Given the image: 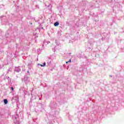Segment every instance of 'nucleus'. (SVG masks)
<instances>
[{"label": "nucleus", "instance_id": "c85d7f7f", "mask_svg": "<svg viewBox=\"0 0 124 124\" xmlns=\"http://www.w3.org/2000/svg\"><path fill=\"white\" fill-rule=\"evenodd\" d=\"M27 73H28V74L30 73V72L29 71H28Z\"/></svg>", "mask_w": 124, "mask_h": 124}, {"label": "nucleus", "instance_id": "412c9836", "mask_svg": "<svg viewBox=\"0 0 124 124\" xmlns=\"http://www.w3.org/2000/svg\"><path fill=\"white\" fill-rule=\"evenodd\" d=\"M36 7H37V8H38V9H39V6H38V5H36Z\"/></svg>", "mask_w": 124, "mask_h": 124}, {"label": "nucleus", "instance_id": "dca6fc26", "mask_svg": "<svg viewBox=\"0 0 124 124\" xmlns=\"http://www.w3.org/2000/svg\"><path fill=\"white\" fill-rule=\"evenodd\" d=\"M29 105H30V106H32V102L31 101H30L29 102Z\"/></svg>", "mask_w": 124, "mask_h": 124}, {"label": "nucleus", "instance_id": "a211bd4d", "mask_svg": "<svg viewBox=\"0 0 124 124\" xmlns=\"http://www.w3.org/2000/svg\"><path fill=\"white\" fill-rule=\"evenodd\" d=\"M11 90L12 92H14V88H13V87H11Z\"/></svg>", "mask_w": 124, "mask_h": 124}, {"label": "nucleus", "instance_id": "4468645a", "mask_svg": "<svg viewBox=\"0 0 124 124\" xmlns=\"http://www.w3.org/2000/svg\"><path fill=\"white\" fill-rule=\"evenodd\" d=\"M15 124H20V122H19V120H16V121H15Z\"/></svg>", "mask_w": 124, "mask_h": 124}, {"label": "nucleus", "instance_id": "6ab92c4d", "mask_svg": "<svg viewBox=\"0 0 124 124\" xmlns=\"http://www.w3.org/2000/svg\"><path fill=\"white\" fill-rule=\"evenodd\" d=\"M11 69H12L11 68H9L8 69V71H11Z\"/></svg>", "mask_w": 124, "mask_h": 124}, {"label": "nucleus", "instance_id": "f257e3e1", "mask_svg": "<svg viewBox=\"0 0 124 124\" xmlns=\"http://www.w3.org/2000/svg\"><path fill=\"white\" fill-rule=\"evenodd\" d=\"M49 106L51 109V111L50 112V120L47 123L48 124H55V120H57V117L56 115L58 113L57 112V103L55 102H51Z\"/></svg>", "mask_w": 124, "mask_h": 124}, {"label": "nucleus", "instance_id": "393cba45", "mask_svg": "<svg viewBox=\"0 0 124 124\" xmlns=\"http://www.w3.org/2000/svg\"><path fill=\"white\" fill-rule=\"evenodd\" d=\"M79 72H81V71H78L77 72V73H79Z\"/></svg>", "mask_w": 124, "mask_h": 124}, {"label": "nucleus", "instance_id": "9b49d317", "mask_svg": "<svg viewBox=\"0 0 124 124\" xmlns=\"http://www.w3.org/2000/svg\"><path fill=\"white\" fill-rule=\"evenodd\" d=\"M37 106L40 107V108H42V107H43V105L41 103H38L37 104Z\"/></svg>", "mask_w": 124, "mask_h": 124}, {"label": "nucleus", "instance_id": "6e6552de", "mask_svg": "<svg viewBox=\"0 0 124 124\" xmlns=\"http://www.w3.org/2000/svg\"><path fill=\"white\" fill-rule=\"evenodd\" d=\"M59 25H60V22H59L58 21H56L54 23V27H58Z\"/></svg>", "mask_w": 124, "mask_h": 124}, {"label": "nucleus", "instance_id": "f03ea898", "mask_svg": "<svg viewBox=\"0 0 124 124\" xmlns=\"http://www.w3.org/2000/svg\"><path fill=\"white\" fill-rule=\"evenodd\" d=\"M53 62V59L51 58L48 57L47 58V62L46 63L47 64V66H51L52 65V63Z\"/></svg>", "mask_w": 124, "mask_h": 124}, {"label": "nucleus", "instance_id": "f8f14e48", "mask_svg": "<svg viewBox=\"0 0 124 124\" xmlns=\"http://www.w3.org/2000/svg\"><path fill=\"white\" fill-rule=\"evenodd\" d=\"M33 35H34L35 38L38 37V34L37 33H33Z\"/></svg>", "mask_w": 124, "mask_h": 124}, {"label": "nucleus", "instance_id": "ddd939ff", "mask_svg": "<svg viewBox=\"0 0 124 124\" xmlns=\"http://www.w3.org/2000/svg\"><path fill=\"white\" fill-rule=\"evenodd\" d=\"M3 101H4V104H7V103H8V101L6 99H4Z\"/></svg>", "mask_w": 124, "mask_h": 124}, {"label": "nucleus", "instance_id": "2f4dec72", "mask_svg": "<svg viewBox=\"0 0 124 124\" xmlns=\"http://www.w3.org/2000/svg\"><path fill=\"white\" fill-rule=\"evenodd\" d=\"M50 70H51V71H53V69H50Z\"/></svg>", "mask_w": 124, "mask_h": 124}, {"label": "nucleus", "instance_id": "bb28decb", "mask_svg": "<svg viewBox=\"0 0 124 124\" xmlns=\"http://www.w3.org/2000/svg\"><path fill=\"white\" fill-rule=\"evenodd\" d=\"M102 40H104V38H102Z\"/></svg>", "mask_w": 124, "mask_h": 124}, {"label": "nucleus", "instance_id": "c756f323", "mask_svg": "<svg viewBox=\"0 0 124 124\" xmlns=\"http://www.w3.org/2000/svg\"><path fill=\"white\" fill-rule=\"evenodd\" d=\"M68 62H66V63H68Z\"/></svg>", "mask_w": 124, "mask_h": 124}, {"label": "nucleus", "instance_id": "f704fd0d", "mask_svg": "<svg viewBox=\"0 0 124 124\" xmlns=\"http://www.w3.org/2000/svg\"><path fill=\"white\" fill-rule=\"evenodd\" d=\"M42 29H43V27H42Z\"/></svg>", "mask_w": 124, "mask_h": 124}, {"label": "nucleus", "instance_id": "b1692460", "mask_svg": "<svg viewBox=\"0 0 124 124\" xmlns=\"http://www.w3.org/2000/svg\"><path fill=\"white\" fill-rule=\"evenodd\" d=\"M28 68H29V69H31V67H30V66H29V65H28Z\"/></svg>", "mask_w": 124, "mask_h": 124}, {"label": "nucleus", "instance_id": "2eb2a0df", "mask_svg": "<svg viewBox=\"0 0 124 124\" xmlns=\"http://www.w3.org/2000/svg\"><path fill=\"white\" fill-rule=\"evenodd\" d=\"M66 25L67 26H70V23H69V22L67 21V22H66Z\"/></svg>", "mask_w": 124, "mask_h": 124}, {"label": "nucleus", "instance_id": "aec40b11", "mask_svg": "<svg viewBox=\"0 0 124 124\" xmlns=\"http://www.w3.org/2000/svg\"><path fill=\"white\" fill-rule=\"evenodd\" d=\"M16 107H17L16 109L17 110H18V109H19V105H17Z\"/></svg>", "mask_w": 124, "mask_h": 124}, {"label": "nucleus", "instance_id": "473e14b6", "mask_svg": "<svg viewBox=\"0 0 124 124\" xmlns=\"http://www.w3.org/2000/svg\"><path fill=\"white\" fill-rule=\"evenodd\" d=\"M110 77H112V75L109 76Z\"/></svg>", "mask_w": 124, "mask_h": 124}, {"label": "nucleus", "instance_id": "423d86ee", "mask_svg": "<svg viewBox=\"0 0 124 124\" xmlns=\"http://www.w3.org/2000/svg\"><path fill=\"white\" fill-rule=\"evenodd\" d=\"M49 44V43H50V41H47L46 42V41H43V45H42V50H43V49H44V46L45 45V44Z\"/></svg>", "mask_w": 124, "mask_h": 124}, {"label": "nucleus", "instance_id": "f3484780", "mask_svg": "<svg viewBox=\"0 0 124 124\" xmlns=\"http://www.w3.org/2000/svg\"><path fill=\"white\" fill-rule=\"evenodd\" d=\"M56 44L57 46H60L61 45V44H59L58 42H57V40H56Z\"/></svg>", "mask_w": 124, "mask_h": 124}, {"label": "nucleus", "instance_id": "0eeeda50", "mask_svg": "<svg viewBox=\"0 0 124 124\" xmlns=\"http://www.w3.org/2000/svg\"><path fill=\"white\" fill-rule=\"evenodd\" d=\"M37 65H38V66H39V65H40L41 66V67H43L44 66H46V62H44L43 64L38 63L37 64Z\"/></svg>", "mask_w": 124, "mask_h": 124}, {"label": "nucleus", "instance_id": "a878e982", "mask_svg": "<svg viewBox=\"0 0 124 124\" xmlns=\"http://www.w3.org/2000/svg\"><path fill=\"white\" fill-rule=\"evenodd\" d=\"M69 56H70V55H71V53H69Z\"/></svg>", "mask_w": 124, "mask_h": 124}, {"label": "nucleus", "instance_id": "7c9ffc66", "mask_svg": "<svg viewBox=\"0 0 124 124\" xmlns=\"http://www.w3.org/2000/svg\"><path fill=\"white\" fill-rule=\"evenodd\" d=\"M0 68H1V66L0 65Z\"/></svg>", "mask_w": 124, "mask_h": 124}, {"label": "nucleus", "instance_id": "9d476101", "mask_svg": "<svg viewBox=\"0 0 124 124\" xmlns=\"http://www.w3.org/2000/svg\"><path fill=\"white\" fill-rule=\"evenodd\" d=\"M57 35L58 36H61L62 35V31H59L57 32Z\"/></svg>", "mask_w": 124, "mask_h": 124}, {"label": "nucleus", "instance_id": "5701e85b", "mask_svg": "<svg viewBox=\"0 0 124 124\" xmlns=\"http://www.w3.org/2000/svg\"><path fill=\"white\" fill-rule=\"evenodd\" d=\"M6 78L8 80H9V77H6Z\"/></svg>", "mask_w": 124, "mask_h": 124}, {"label": "nucleus", "instance_id": "4be33fe9", "mask_svg": "<svg viewBox=\"0 0 124 124\" xmlns=\"http://www.w3.org/2000/svg\"><path fill=\"white\" fill-rule=\"evenodd\" d=\"M68 62H71V59H70L69 61H68Z\"/></svg>", "mask_w": 124, "mask_h": 124}, {"label": "nucleus", "instance_id": "1a4fd4ad", "mask_svg": "<svg viewBox=\"0 0 124 124\" xmlns=\"http://www.w3.org/2000/svg\"><path fill=\"white\" fill-rule=\"evenodd\" d=\"M47 9L49 11L52 12V6H51V5H49L48 6H47Z\"/></svg>", "mask_w": 124, "mask_h": 124}, {"label": "nucleus", "instance_id": "cd10ccee", "mask_svg": "<svg viewBox=\"0 0 124 124\" xmlns=\"http://www.w3.org/2000/svg\"><path fill=\"white\" fill-rule=\"evenodd\" d=\"M39 100H41V98H39Z\"/></svg>", "mask_w": 124, "mask_h": 124}, {"label": "nucleus", "instance_id": "20e7f679", "mask_svg": "<svg viewBox=\"0 0 124 124\" xmlns=\"http://www.w3.org/2000/svg\"><path fill=\"white\" fill-rule=\"evenodd\" d=\"M24 81L25 84H27L28 83V82L30 81L29 80V77H28L27 75H25V76H24Z\"/></svg>", "mask_w": 124, "mask_h": 124}, {"label": "nucleus", "instance_id": "39448f33", "mask_svg": "<svg viewBox=\"0 0 124 124\" xmlns=\"http://www.w3.org/2000/svg\"><path fill=\"white\" fill-rule=\"evenodd\" d=\"M15 72L19 73L21 71V68H20V66L15 67V69L14 70Z\"/></svg>", "mask_w": 124, "mask_h": 124}, {"label": "nucleus", "instance_id": "72a5a7b5", "mask_svg": "<svg viewBox=\"0 0 124 124\" xmlns=\"http://www.w3.org/2000/svg\"><path fill=\"white\" fill-rule=\"evenodd\" d=\"M31 24V25H32V23H30Z\"/></svg>", "mask_w": 124, "mask_h": 124}, {"label": "nucleus", "instance_id": "7ed1b4c3", "mask_svg": "<svg viewBox=\"0 0 124 124\" xmlns=\"http://www.w3.org/2000/svg\"><path fill=\"white\" fill-rule=\"evenodd\" d=\"M12 118L14 122H16V121H18L19 120V115L16 114V115H13Z\"/></svg>", "mask_w": 124, "mask_h": 124}]
</instances>
